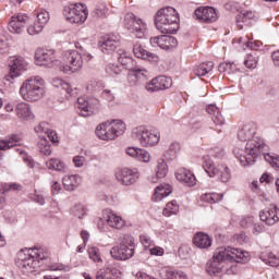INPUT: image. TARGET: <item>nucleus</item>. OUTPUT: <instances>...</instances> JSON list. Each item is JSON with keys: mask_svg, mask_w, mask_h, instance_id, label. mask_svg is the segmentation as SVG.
Segmentation results:
<instances>
[{"mask_svg": "<svg viewBox=\"0 0 279 279\" xmlns=\"http://www.w3.org/2000/svg\"><path fill=\"white\" fill-rule=\"evenodd\" d=\"M101 97L106 101H114V94L110 89L102 90Z\"/></svg>", "mask_w": 279, "mask_h": 279, "instance_id": "0e129e2a", "label": "nucleus"}, {"mask_svg": "<svg viewBox=\"0 0 279 279\" xmlns=\"http://www.w3.org/2000/svg\"><path fill=\"white\" fill-rule=\"evenodd\" d=\"M232 260L235 263H247L250 260V253L231 246L218 247L213 258L207 262L206 271L209 276H217V274H221L226 269V264L228 262L232 263Z\"/></svg>", "mask_w": 279, "mask_h": 279, "instance_id": "f03ea898", "label": "nucleus"}, {"mask_svg": "<svg viewBox=\"0 0 279 279\" xmlns=\"http://www.w3.org/2000/svg\"><path fill=\"white\" fill-rule=\"evenodd\" d=\"M133 53L135 58H140L141 60H147L148 62H158L159 60L156 53L145 50V48H143L141 44H134Z\"/></svg>", "mask_w": 279, "mask_h": 279, "instance_id": "393cba45", "label": "nucleus"}, {"mask_svg": "<svg viewBox=\"0 0 279 279\" xmlns=\"http://www.w3.org/2000/svg\"><path fill=\"white\" fill-rule=\"evenodd\" d=\"M194 14L203 23H215L217 21V11L213 7H198Z\"/></svg>", "mask_w": 279, "mask_h": 279, "instance_id": "6ab92c4d", "label": "nucleus"}, {"mask_svg": "<svg viewBox=\"0 0 279 279\" xmlns=\"http://www.w3.org/2000/svg\"><path fill=\"white\" fill-rule=\"evenodd\" d=\"M244 65L246 69H256V66H258V54H247L246 59L244 60Z\"/></svg>", "mask_w": 279, "mask_h": 279, "instance_id": "3c124183", "label": "nucleus"}, {"mask_svg": "<svg viewBox=\"0 0 279 279\" xmlns=\"http://www.w3.org/2000/svg\"><path fill=\"white\" fill-rule=\"evenodd\" d=\"M238 138L245 143L244 148L235 147L233 154L242 167H252L258 156H264L266 162H269L272 169L279 171V156L276 154L265 153L267 146L265 140L256 132V124L247 123L238 132Z\"/></svg>", "mask_w": 279, "mask_h": 279, "instance_id": "f257e3e1", "label": "nucleus"}, {"mask_svg": "<svg viewBox=\"0 0 279 279\" xmlns=\"http://www.w3.org/2000/svg\"><path fill=\"white\" fill-rule=\"evenodd\" d=\"M110 254L112 256V258H114L116 260H125V254L123 253L122 248H121V244L113 246L110 250Z\"/></svg>", "mask_w": 279, "mask_h": 279, "instance_id": "864d4df0", "label": "nucleus"}, {"mask_svg": "<svg viewBox=\"0 0 279 279\" xmlns=\"http://www.w3.org/2000/svg\"><path fill=\"white\" fill-rule=\"evenodd\" d=\"M72 162L76 169H82V167H84V165H86V156L76 155L73 157Z\"/></svg>", "mask_w": 279, "mask_h": 279, "instance_id": "13d9d810", "label": "nucleus"}, {"mask_svg": "<svg viewBox=\"0 0 279 279\" xmlns=\"http://www.w3.org/2000/svg\"><path fill=\"white\" fill-rule=\"evenodd\" d=\"M180 149H182L180 143L172 142L167 149V155L169 156V158H175V156L180 154Z\"/></svg>", "mask_w": 279, "mask_h": 279, "instance_id": "603ef678", "label": "nucleus"}, {"mask_svg": "<svg viewBox=\"0 0 279 279\" xmlns=\"http://www.w3.org/2000/svg\"><path fill=\"white\" fill-rule=\"evenodd\" d=\"M180 206L177 201H172L166 205V208L162 210L163 217H171V215H178Z\"/></svg>", "mask_w": 279, "mask_h": 279, "instance_id": "a18cd8bd", "label": "nucleus"}, {"mask_svg": "<svg viewBox=\"0 0 279 279\" xmlns=\"http://www.w3.org/2000/svg\"><path fill=\"white\" fill-rule=\"evenodd\" d=\"M35 62L38 66H58L60 69V60L56 58V51L51 49H37Z\"/></svg>", "mask_w": 279, "mask_h": 279, "instance_id": "f8f14e48", "label": "nucleus"}, {"mask_svg": "<svg viewBox=\"0 0 279 279\" xmlns=\"http://www.w3.org/2000/svg\"><path fill=\"white\" fill-rule=\"evenodd\" d=\"M171 84H173L171 77L157 76L150 82L146 83L145 89L147 93H158V90H167V88H171Z\"/></svg>", "mask_w": 279, "mask_h": 279, "instance_id": "2eb2a0df", "label": "nucleus"}, {"mask_svg": "<svg viewBox=\"0 0 279 279\" xmlns=\"http://www.w3.org/2000/svg\"><path fill=\"white\" fill-rule=\"evenodd\" d=\"M47 258H49L47 248L35 246L28 250L27 256L21 259L19 267L22 269L23 274H34V271H38L40 260H47Z\"/></svg>", "mask_w": 279, "mask_h": 279, "instance_id": "423d86ee", "label": "nucleus"}, {"mask_svg": "<svg viewBox=\"0 0 279 279\" xmlns=\"http://www.w3.org/2000/svg\"><path fill=\"white\" fill-rule=\"evenodd\" d=\"M37 19L35 20L34 25H31L27 27V34L29 36H36L37 34H40L43 29H45V25L49 23V13L46 10H41L36 13Z\"/></svg>", "mask_w": 279, "mask_h": 279, "instance_id": "dca6fc26", "label": "nucleus"}, {"mask_svg": "<svg viewBox=\"0 0 279 279\" xmlns=\"http://www.w3.org/2000/svg\"><path fill=\"white\" fill-rule=\"evenodd\" d=\"M193 243L199 250H208L213 245V238L204 232H198L193 238Z\"/></svg>", "mask_w": 279, "mask_h": 279, "instance_id": "c85d7f7f", "label": "nucleus"}, {"mask_svg": "<svg viewBox=\"0 0 279 279\" xmlns=\"http://www.w3.org/2000/svg\"><path fill=\"white\" fill-rule=\"evenodd\" d=\"M15 114L22 121L34 120V112L32 111V107L27 102H17L15 105Z\"/></svg>", "mask_w": 279, "mask_h": 279, "instance_id": "b1692460", "label": "nucleus"}, {"mask_svg": "<svg viewBox=\"0 0 279 279\" xmlns=\"http://www.w3.org/2000/svg\"><path fill=\"white\" fill-rule=\"evenodd\" d=\"M175 178L179 182L186 184V186H195V174L186 168H180L175 172Z\"/></svg>", "mask_w": 279, "mask_h": 279, "instance_id": "a878e982", "label": "nucleus"}, {"mask_svg": "<svg viewBox=\"0 0 279 279\" xmlns=\"http://www.w3.org/2000/svg\"><path fill=\"white\" fill-rule=\"evenodd\" d=\"M124 23L128 29H131L136 38H145V34H147V23L141 17H136L134 13H128L124 17Z\"/></svg>", "mask_w": 279, "mask_h": 279, "instance_id": "9b49d317", "label": "nucleus"}, {"mask_svg": "<svg viewBox=\"0 0 279 279\" xmlns=\"http://www.w3.org/2000/svg\"><path fill=\"white\" fill-rule=\"evenodd\" d=\"M109 128L111 133L107 138H117V136H122L125 133V123L121 120L109 121Z\"/></svg>", "mask_w": 279, "mask_h": 279, "instance_id": "7c9ffc66", "label": "nucleus"}, {"mask_svg": "<svg viewBox=\"0 0 279 279\" xmlns=\"http://www.w3.org/2000/svg\"><path fill=\"white\" fill-rule=\"evenodd\" d=\"M203 169L209 178H218L220 182H230L232 174L230 173V168L228 166H215L210 156L204 157Z\"/></svg>", "mask_w": 279, "mask_h": 279, "instance_id": "6e6552de", "label": "nucleus"}, {"mask_svg": "<svg viewBox=\"0 0 279 279\" xmlns=\"http://www.w3.org/2000/svg\"><path fill=\"white\" fill-rule=\"evenodd\" d=\"M236 263H242V262H227L225 264V268L223 271H226V274L228 276H234V274H239V267H236ZM243 263H247V262H243Z\"/></svg>", "mask_w": 279, "mask_h": 279, "instance_id": "09e8293b", "label": "nucleus"}, {"mask_svg": "<svg viewBox=\"0 0 279 279\" xmlns=\"http://www.w3.org/2000/svg\"><path fill=\"white\" fill-rule=\"evenodd\" d=\"M9 73L4 76L5 82L14 84L16 77H21L23 71H27V61L23 57L13 56L9 58Z\"/></svg>", "mask_w": 279, "mask_h": 279, "instance_id": "9d476101", "label": "nucleus"}, {"mask_svg": "<svg viewBox=\"0 0 279 279\" xmlns=\"http://www.w3.org/2000/svg\"><path fill=\"white\" fill-rule=\"evenodd\" d=\"M240 226L242 228H251V226H254V217L248 216V217L242 218L240 220Z\"/></svg>", "mask_w": 279, "mask_h": 279, "instance_id": "e2e57ef3", "label": "nucleus"}, {"mask_svg": "<svg viewBox=\"0 0 279 279\" xmlns=\"http://www.w3.org/2000/svg\"><path fill=\"white\" fill-rule=\"evenodd\" d=\"M106 74L110 77H117V75H121V68L114 63H108L105 66Z\"/></svg>", "mask_w": 279, "mask_h": 279, "instance_id": "8fccbe9b", "label": "nucleus"}, {"mask_svg": "<svg viewBox=\"0 0 279 279\" xmlns=\"http://www.w3.org/2000/svg\"><path fill=\"white\" fill-rule=\"evenodd\" d=\"M19 145H21V140L19 138V135H12L4 140H0L1 151H7V149H12V147H16Z\"/></svg>", "mask_w": 279, "mask_h": 279, "instance_id": "e433bc0d", "label": "nucleus"}, {"mask_svg": "<svg viewBox=\"0 0 279 279\" xmlns=\"http://www.w3.org/2000/svg\"><path fill=\"white\" fill-rule=\"evenodd\" d=\"M63 16L69 21V23H75L82 25L88 19V10L84 4H71L64 7Z\"/></svg>", "mask_w": 279, "mask_h": 279, "instance_id": "1a4fd4ad", "label": "nucleus"}, {"mask_svg": "<svg viewBox=\"0 0 279 279\" xmlns=\"http://www.w3.org/2000/svg\"><path fill=\"white\" fill-rule=\"evenodd\" d=\"M52 86H54V88H62V90H65L70 97L77 95V88L73 89V87H71L70 84L62 78H53Z\"/></svg>", "mask_w": 279, "mask_h": 279, "instance_id": "58836bf2", "label": "nucleus"}, {"mask_svg": "<svg viewBox=\"0 0 279 279\" xmlns=\"http://www.w3.org/2000/svg\"><path fill=\"white\" fill-rule=\"evenodd\" d=\"M137 160H140L141 162H150L151 155L149 154V151L140 148Z\"/></svg>", "mask_w": 279, "mask_h": 279, "instance_id": "052dcab7", "label": "nucleus"}, {"mask_svg": "<svg viewBox=\"0 0 279 279\" xmlns=\"http://www.w3.org/2000/svg\"><path fill=\"white\" fill-rule=\"evenodd\" d=\"M147 70L145 68H134L130 70V73L128 75V82L131 84V86H136L137 82H143L147 80Z\"/></svg>", "mask_w": 279, "mask_h": 279, "instance_id": "cd10ccee", "label": "nucleus"}, {"mask_svg": "<svg viewBox=\"0 0 279 279\" xmlns=\"http://www.w3.org/2000/svg\"><path fill=\"white\" fill-rule=\"evenodd\" d=\"M45 138H49L51 143H58V134L53 130L48 129Z\"/></svg>", "mask_w": 279, "mask_h": 279, "instance_id": "338daca9", "label": "nucleus"}, {"mask_svg": "<svg viewBox=\"0 0 279 279\" xmlns=\"http://www.w3.org/2000/svg\"><path fill=\"white\" fill-rule=\"evenodd\" d=\"M170 193H173L171 185L162 183L155 189L151 199L153 202H162L165 197H169Z\"/></svg>", "mask_w": 279, "mask_h": 279, "instance_id": "c756f323", "label": "nucleus"}, {"mask_svg": "<svg viewBox=\"0 0 279 279\" xmlns=\"http://www.w3.org/2000/svg\"><path fill=\"white\" fill-rule=\"evenodd\" d=\"M131 136L142 147H156L160 143V131L154 126H137L132 130Z\"/></svg>", "mask_w": 279, "mask_h": 279, "instance_id": "0eeeda50", "label": "nucleus"}, {"mask_svg": "<svg viewBox=\"0 0 279 279\" xmlns=\"http://www.w3.org/2000/svg\"><path fill=\"white\" fill-rule=\"evenodd\" d=\"M119 274V270L117 268H102L97 271L96 279H114V276Z\"/></svg>", "mask_w": 279, "mask_h": 279, "instance_id": "37998d69", "label": "nucleus"}, {"mask_svg": "<svg viewBox=\"0 0 279 279\" xmlns=\"http://www.w3.org/2000/svg\"><path fill=\"white\" fill-rule=\"evenodd\" d=\"M27 23H29V16L25 13H16L11 16L9 22V32L11 34H23L25 28L27 27Z\"/></svg>", "mask_w": 279, "mask_h": 279, "instance_id": "4468645a", "label": "nucleus"}, {"mask_svg": "<svg viewBox=\"0 0 279 279\" xmlns=\"http://www.w3.org/2000/svg\"><path fill=\"white\" fill-rule=\"evenodd\" d=\"M215 69V63L213 61L203 62L194 69V75L197 77H204L208 75Z\"/></svg>", "mask_w": 279, "mask_h": 279, "instance_id": "4c0bfd02", "label": "nucleus"}, {"mask_svg": "<svg viewBox=\"0 0 279 279\" xmlns=\"http://www.w3.org/2000/svg\"><path fill=\"white\" fill-rule=\"evenodd\" d=\"M46 167L50 169V171H58L59 173H66V171H69L66 163L59 158L49 159L46 161Z\"/></svg>", "mask_w": 279, "mask_h": 279, "instance_id": "72a5a7b5", "label": "nucleus"}, {"mask_svg": "<svg viewBox=\"0 0 279 279\" xmlns=\"http://www.w3.org/2000/svg\"><path fill=\"white\" fill-rule=\"evenodd\" d=\"M218 71L225 75H234V73H239V66L234 62H222L219 64Z\"/></svg>", "mask_w": 279, "mask_h": 279, "instance_id": "a19ab883", "label": "nucleus"}, {"mask_svg": "<svg viewBox=\"0 0 279 279\" xmlns=\"http://www.w3.org/2000/svg\"><path fill=\"white\" fill-rule=\"evenodd\" d=\"M110 134H112L110 121L102 122L96 128V136L100 138V141H114V137H108Z\"/></svg>", "mask_w": 279, "mask_h": 279, "instance_id": "473e14b6", "label": "nucleus"}, {"mask_svg": "<svg viewBox=\"0 0 279 279\" xmlns=\"http://www.w3.org/2000/svg\"><path fill=\"white\" fill-rule=\"evenodd\" d=\"M114 177L123 186H132V184H136L140 173L137 169L123 168L118 169Z\"/></svg>", "mask_w": 279, "mask_h": 279, "instance_id": "ddd939ff", "label": "nucleus"}, {"mask_svg": "<svg viewBox=\"0 0 279 279\" xmlns=\"http://www.w3.org/2000/svg\"><path fill=\"white\" fill-rule=\"evenodd\" d=\"M260 221H265L267 226H275L279 221V209L278 207H272L266 211L259 213Z\"/></svg>", "mask_w": 279, "mask_h": 279, "instance_id": "bb28decb", "label": "nucleus"}, {"mask_svg": "<svg viewBox=\"0 0 279 279\" xmlns=\"http://www.w3.org/2000/svg\"><path fill=\"white\" fill-rule=\"evenodd\" d=\"M35 132L39 138L47 135L49 132V124L47 122H40L37 126H35Z\"/></svg>", "mask_w": 279, "mask_h": 279, "instance_id": "5fc2aeb1", "label": "nucleus"}, {"mask_svg": "<svg viewBox=\"0 0 279 279\" xmlns=\"http://www.w3.org/2000/svg\"><path fill=\"white\" fill-rule=\"evenodd\" d=\"M102 219L108 223V226H110V228H116L117 230H121V228L125 226L123 218L110 209H105L102 211Z\"/></svg>", "mask_w": 279, "mask_h": 279, "instance_id": "4be33fe9", "label": "nucleus"}, {"mask_svg": "<svg viewBox=\"0 0 279 279\" xmlns=\"http://www.w3.org/2000/svg\"><path fill=\"white\" fill-rule=\"evenodd\" d=\"M167 173H169V166H167V161L163 158H159L155 168V174L149 177V182L158 184L159 180L167 178Z\"/></svg>", "mask_w": 279, "mask_h": 279, "instance_id": "412c9836", "label": "nucleus"}, {"mask_svg": "<svg viewBox=\"0 0 279 279\" xmlns=\"http://www.w3.org/2000/svg\"><path fill=\"white\" fill-rule=\"evenodd\" d=\"M77 50H68L63 53V64L60 62L59 71L64 73L65 75H73V73H80L82 69H84V60L85 62H90L93 60V54H90L84 46H82V41H75L74 44Z\"/></svg>", "mask_w": 279, "mask_h": 279, "instance_id": "7ed1b4c3", "label": "nucleus"}, {"mask_svg": "<svg viewBox=\"0 0 279 279\" xmlns=\"http://www.w3.org/2000/svg\"><path fill=\"white\" fill-rule=\"evenodd\" d=\"M120 247L125 255L124 259L130 260V258L134 256V250L136 247V243L134 242V236L130 234L122 235L120 238Z\"/></svg>", "mask_w": 279, "mask_h": 279, "instance_id": "aec40b11", "label": "nucleus"}, {"mask_svg": "<svg viewBox=\"0 0 279 279\" xmlns=\"http://www.w3.org/2000/svg\"><path fill=\"white\" fill-rule=\"evenodd\" d=\"M38 147L40 154H44V156H51V145L49 144L47 137L43 136L41 138H39Z\"/></svg>", "mask_w": 279, "mask_h": 279, "instance_id": "de8ad7c7", "label": "nucleus"}, {"mask_svg": "<svg viewBox=\"0 0 279 279\" xmlns=\"http://www.w3.org/2000/svg\"><path fill=\"white\" fill-rule=\"evenodd\" d=\"M201 199L207 204H217V202H221V199H223V194L205 193L201 196Z\"/></svg>", "mask_w": 279, "mask_h": 279, "instance_id": "49530a36", "label": "nucleus"}, {"mask_svg": "<svg viewBox=\"0 0 279 279\" xmlns=\"http://www.w3.org/2000/svg\"><path fill=\"white\" fill-rule=\"evenodd\" d=\"M150 45L151 47H159V49H165L167 51L178 47V39L173 36L160 35L150 37Z\"/></svg>", "mask_w": 279, "mask_h": 279, "instance_id": "a211bd4d", "label": "nucleus"}, {"mask_svg": "<svg viewBox=\"0 0 279 279\" xmlns=\"http://www.w3.org/2000/svg\"><path fill=\"white\" fill-rule=\"evenodd\" d=\"M87 252L90 260L101 263V254H99V250L96 246L89 247Z\"/></svg>", "mask_w": 279, "mask_h": 279, "instance_id": "6e6d98bb", "label": "nucleus"}, {"mask_svg": "<svg viewBox=\"0 0 279 279\" xmlns=\"http://www.w3.org/2000/svg\"><path fill=\"white\" fill-rule=\"evenodd\" d=\"M206 111L211 117L213 123L216 125H223V123H226V120L223 119V116H221V111H219V107H217V105L207 106Z\"/></svg>", "mask_w": 279, "mask_h": 279, "instance_id": "f704fd0d", "label": "nucleus"}, {"mask_svg": "<svg viewBox=\"0 0 279 279\" xmlns=\"http://www.w3.org/2000/svg\"><path fill=\"white\" fill-rule=\"evenodd\" d=\"M163 274V279H189V276L184 271L175 270L173 268H166Z\"/></svg>", "mask_w": 279, "mask_h": 279, "instance_id": "79ce46f5", "label": "nucleus"}, {"mask_svg": "<svg viewBox=\"0 0 279 279\" xmlns=\"http://www.w3.org/2000/svg\"><path fill=\"white\" fill-rule=\"evenodd\" d=\"M73 215H74V217L82 219V217H84V215H86V207H84V205H82V204L75 205L73 208Z\"/></svg>", "mask_w": 279, "mask_h": 279, "instance_id": "bf43d9fd", "label": "nucleus"}, {"mask_svg": "<svg viewBox=\"0 0 279 279\" xmlns=\"http://www.w3.org/2000/svg\"><path fill=\"white\" fill-rule=\"evenodd\" d=\"M4 191H21L23 187L17 183H7L3 185Z\"/></svg>", "mask_w": 279, "mask_h": 279, "instance_id": "774afa93", "label": "nucleus"}, {"mask_svg": "<svg viewBox=\"0 0 279 279\" xmlns=\"http://www.w3.org/2000/svg\"><path fill=\"white\" fill-rule=\"evenodd\" d=\"M98 106L99 99L97 98L80 97L77 99V108L81 117H90V114H93V110Z\"/></svg>", "mask_w": 279, "mask_h": 279, "instance_id": "f3484780", "label": "nucleus"}, {"mask_svg": "<svg viewBox=\"0 0 279 279\" xmlns=\"http://www.w3.org/2000/svg\"><path fill=\"white\" fill-rule=\"evenodd\" d=\"M255 14L252 11H246L236 15V26L243 29V25H252Z\"/></svg>", "mask_w": 279, "mask_h": 279, "instance_id": "c9c22d12", "label": "nucleus"}, {"mask_svg": "<svg viewBox=\"0 0 279 279\" xmlns=\"http://www.w3.org/2000/svg\"><path fill=\"white\" fill-rule=\"evenodd\" d=\"M155 25L161 34H177L180 29V15L172 7L157 11Z\"/></svg>", "mask_w": 279, "mask_h": 279, "instance_id": "20e7f679", "label": "nucleus"}, {"mask_svg": "<svg viewBox=\"0 0 279 279\" xmlns=\"http://www.w3.org/2000/svg\"><path fill=\"white\" fill-rule=\"evenodd\" d=\"M109 12L110 10L108 9V5L105 2H100L96 4L90 14L93 19H106Z\"/></svg>", "mask_w": 279, "mask_h": 279, "instance_id": "ea45409f", "label": "nucleus"}, {"mask_svg": "<svg viewBox=\"0 0 279 279\" xmlns=\"http://www.w3.org/2000/svg\"><path fill=\"white\" fill-rule=\"evenodd\" d=\"M65 191H75L82 184V177L78 174L65 175L62 179Z\"/></svg>", "mask_w": 279, "mask_h": 279, "instance_id": "2f4dec72", "label": "nucleus"}, {"mask_svg": "<svg viewBox=\"0 0 279 279\" xmlns=\"http://www.w3.org/2000/svg\"><path fill=\"white\" fill-rule=\"evenodd\" d=\"M117 56L118 62H120V64L124 66V69H130V64H132V57H130V54L123 49H119L117 51Z\"/></svg>", "mask_w": 279, "mask_h": 279, "instance_id": "c03bdc74", "label": "nucleus"}, {"mask_svg": "<svg viewBox=\"0 0 279 279\" xmlns=\"http://www.w3.org/2000/svg\"><path fill=\"white\" fill-rule=\"evenodd\" d=\"M24 101H39L45 97V81L40 76L26 80L20 87Z\"/></svg>", "mask_w": 279, "mask_h": 279, "instance_id": "39448f33", "label": "nucleus"}, {"mask_svg": "<svg viewBox=\"0 0 279 279\" xmlns=\"http://www.w3.org/2000/svg\"><path fill=\"white\" fill-rule=\"evenodd\" d=\"M140 151H141V148H136V147L126 148L128 156H131V158H135L136 160L138 159Z\"/></svg>", "mask_w": 279, "mask_h": 279, "instance_id": "69168bd1", "label": "nucleus"}, {"mask_svg": "<svg viewBox=\"0 0 279 279\" xmlns=\"http://www.w3.org/2000/svg\"><path fill=\"white\" fill-rule=\"evenodd\" d=\"M233 43H238L239 45L245 46L247 49H254V43L250 40L248 36L240 37L233 39Z\"/></svg>", "mask_w": 279, "mask_h": 279, "instance_id": "4d7b16f0", "label": "nucleus"}, {"mask_svg": "<svg viewBox=\"0 0 279 279\" xmlns=\"http://www.w3.org/2000/svg\"><path fill=\"white\" fill-rule=\"evenodd\" d=\"M263 262L270 267H278L279 266V258L275 255L270 254L268 258H263Z\"/></svg>", "mask_w": 279, "mask_h": 279, "instance_id": "680f3d73", "label": "nucleus"}, {"mask_svg": "<svg viewBox=\"0 0 279 279\" xmlns=\"http://www.w3.org/2000/svg\"><path fill=\"white\" fill-rule=\"evenodd\" d=\"M120 41L117 39V36L110 35V36H105L100 41H99V49L102 51V53H112L117 47H119Z\"/></svg>", "mask_w": 279, "mask_h": 279, "instance_id": "5701e85b", "label": "nucleus"}]
</instances>
